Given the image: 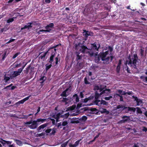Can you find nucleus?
<instances>
[{"mask_svg":"<svg viewBox=\"0 0 147 147\" xmlns=\"http://www.w3.org/2000/svg\"><path fill=\"white\" fill-rule=\"evenodd\" d=\"M107 48L108 50L105 52H100L98 54V52L95 53L94 52L93 56L94 57V61L95 63H100L101 61H103L104 63L108 64L109 63L110 59V62L112 61L114 57L113 53H112L113 47L109 46L108 47H106L105 50H107Z\"/></svg>","mask_w":147,"mask_h":147,"instance_id":"nucleus-1","label":"nucleus"},{"mask_svg":"<svg viewBox=\"0 0 147 147\" xmlns=\"http://www.w3.org/2000/svg\"><path fill=\"white\" fill-rule=\"evenodd\" d=\"M46 120V119H38L36 120H31L30 121L25 122L24 124L28 125V127L31 129H34L37 128L38 124L43 123Z\"/></svg>","mask_w":147,"mask_h":147,"instance_id":"nucleus-2","label":"nucleus"},{"mask_svg":"<svg viewBox=\"0 0 147 147\" xmlns=\"http://www.w3.org/2000/svg\"><path fill=\"white\" fill-rule=\"evenodd\" d=\"M75 48L76 50L78 51V52L83 54H88V50H89L88 47L80 42H79L78 44H76L75 45Z\"/></svg>","mask_w":147,"mask_h":147,"instance_id":"nucleus-3","label":"nucleus"},{"mask_svg":"<svg viewBox=\"0 0 147 147\" xmlns=\"http://www.w3.org/2000/svg\"><path fill=\"white\" fill-rule=\"evenodd\" d=\"M100 47V44H97L96 42L91 44V49H89L90 51H88L89 56L91 57H93L94 54V51H98Z\"/></svg>","mask_w":147,"mask_h":147,"instance_id":"nucleus-4","label":"nucleus"},{"mask_svg":"<svg viewBox=\"0 0 147 147\" xmlns=\"http://www.w3.org/2000/svg\"><path fill=\"white\" fill-rule=\"evenodd\" d=\"M134 58L131 59L130 57L129 56L128 59L129 61L128 62V65H131V66H133L135 69H137L136 63L138 62V58L137 54H134Z\"/></svg>","mask_w":147,"mask_h":147,"instance_id":"nucleus-5","label":"nucleus"},{"mask_svg":"<svg viewBox=\"0 0 147 147\" xmlns=\"http://www.w3.org/2000/svg\"><path fill=\"white\" fill-rule=\"evenodd\" d=\"M69 115V113H67L64 115H61L60 113L53 115L52 117L56 119L57 122L63 120L64 119H67Z\"/></svg>","mask_w":147,"mask_h":147,"instance_id":"nucleus-6","label":"nucleus"},{"mask_svg":"<svg viewBox=\"0 0 147 147\" xmlns=\"http://www.w3.org/2000/svg\"><path fill=\"white\" fill-rule=\"evenodd\" d=\"M93 90L94 91L99 90L100 92H105V91H108V92H110V89H107V86L103 85H100L99 86L97 84L93 85Z\"/></svg>","mask_w":147,"mask_h":147,"instance_id":"nucleus-7","label":"nucleus"},{"mask_svg":"<svg viewBox=\"0 0 147 147\" xmlns=\"http://www.w3.org/2000/svg\"><path fill=\"white\" fill-rule=\"evenodd\" d=\"M54 26V24L53 23H50L49 24L47 25L45 27V28L47 30H40L39 31V34L41 32H49L51 30V29H50L49 28H53Z\"/></svg>","mask_w":147,"mask_h":147,"instance_id":"nucleus-8","label":"nucleus"},{"mask_svg":"<svg viewBox=\"0 0 147 147\" xmlns=\"http://www.w3.org/2000/svg\"><path fill=\"white\" fill-rule=\"evenodd\" d=\"M127 109L129 111H131V112H134L136 109L137 113L139 114H141L142 111L141 109L138 107H137L136 108L133 107H128Z\"/></svg>","mask_w":147,"mask_h":147,"instance_id":"nucleus-9","label":"nucleus"},{"mask_svg":"<svg viewBox=\"0 0 147 147\" xmlns=\"http://www.w3.org/2000/svg\"><path fill=\"white\" fill-rule=\"evenodd\" d=\"M104 93L100 92V93H98V92H96L95 94V97L96 99L95 102L96 105H98V103L100 102V100L98 99L100 98L101 97V96Z\"/></svg>","mask_w":147,"mask_h":147,"instance_id":"nucleus-10","label":"nucleus"},{"mask_svg":"<svg viewBox=\"0 0 147 147\" xmlns=\"http://www.w3.org/2000/svg\"><path fill=\"white\" fill-rule=\"evenodd\" d=\"M63 87L65 90L63 92H69L71 91L72 88L71 85L70 84H67L64 85Z\"/></svg>","mask_w":147,"mask_h":147,"instance_id":"nucleus-11","label":"nucleus"},{"mask_svg":"<svg viewBox=\"0 0 147 147\" xmlns=\"http://www.w3.org/2000/svg\"><path fill=\"white\" fill-rule=\"evenodd\" d=\"M46 133L49 134L50 135L54 134L56 132L55 129L54 128L49 129L46 130Z\"/></svg>","mask_w":147,"mask_h":147,"instance_id":"nucleus-12","label":"nucleus"},{"mask_svg":"<svg viewBox=\"0 0 147 147\" xmlns=\"http://www.w3.org/2000/svg\"><path fill=\"white\" fill-rule=\"evenodd\" d=\"M48 52V51H47L44 53L43 52L40 53H39V55H40L39 57V58L40 59H43V60H44L45 59V56Z\"/></svg>","mask_w":147,"mask_h":147,"instance_id":"nucleus-13","label":"nucleus"},{"mask_svg":"<svg viewBox=\"0 0 147 147\" xmlns=\"http://www.w3.org/2000/svg\"><path fill=\"white\" fill-rule=\"evenodd\" d=\"M59 45H56L52 47H51L50 48L49 50H48V52L51 51V53H54V54L55 55V53H56V49H55V48H56L58 46H59Z\"/></svg>","mask_w":147,"mask_h":147,"instance_id":"nucleus-14","label":"nucleus"},{"mask_svg":"<svg viewBox=\"0 0 147 147\" xmlns=\"http://www.w3.org/2000/svg\"><path fill=\"white\" fill-rule=\"evenodd\" d=\"M122 63V59H120L119 60V63L116 68V71L117 73H119L120 69L121 68V66Z\"/></svg>","mask_w":147,"mask_h":147,"instance_id":"nucleus-15","label":"nucleus"},{"mask_svg":"<svg viewBox=\"0 0 147 147\" xmlns=\"http://www.w3.org/2000/svg\"><path fill=\"white\" fill-rule=\"evenodd\" d=\"M135 100L136 101L137 105L138 106H141L142 104V101L141 99H138L137 97H134Z\"/></svg>","mask_w":147,"mask_h":147,"instance_id":"nucleus-16","label":"nucleus"},{"mask_svg":"<svg viewBox=\"0 0 147 147\" xmlns=\"http://www.w3.org/2000/svg\"><path fill=\"white\" fill-rule=\"evenodd\" d=\"M81 140V139L78 140L74 144H72L71 143H69V147H76L79 144Z\"/></svg>","mask_w":147,"mask_h":147,"instance_id":"nucleus-17","label":"nucleus"},{"mask_svg":"<svg viewBox=\"0 0 147 147\" xmlns=\"http://www.w3.org/2000/svg\"><path fill=\"white\" fill-rule=\"evenodd\" d=\"M30 96H29L23 99L18 101V102L16 103V104H23L25 101L28 100L30 97Z\"/></svg>","mask_w":147,"mask_h":147,"instance_id":"nucleus-18","label":"nucleus"},{"mask_svg":"<svg viewBox=\"0 0 147 147\" xmlns=\"http://www.w3.org/2000/svg\"><path fill=\"white\" fill-rule=\"evenodd\" d=\"M55 54L54 53H51L49 58V62L51 64L54 61V58L55 57Z\"/></svg>","mask_w":147,"mask_h":147,"instance_id":"nucleus-19","label":"nucleus"},{"mask_svg":"<svg viewBox=\"0 0 147 147\" xmlns=\"http://www.w3.org/2000/svg\"><path fill=\"white\" fill-rule=\"evenodd\" d=\"M30 24L29 25H25L24 27L22 28L21 29V30H23L26 28L29 29L30 28H31L32 27V26L31 25L32 24V23L31 22L28 23L27 24Z\"/></svg>","mask_w":147,"mask_h":147,"instance_id":"nucleus-20","label":"nucleus"},{"mask_svg":"<svg viewBox=\"0 0 147 147\" xmlns=\"http://www.w3.org/2000/svg\"><path fill=\"white\" fill-rule=\"evenodd\" d=\"M20 74L17 71H13V73L12 74L11 76V78H15L16 77L20 75Z\"/></svg>","mask_w":147,"mask_h":147,"instance_id":"nucleus-21","label":"nucleus"},{"mask_svg":"<svg viewBox=\"0 0 147 147\" xmlns=\"http://www.w3.org/2000/svg\"><path fill=\"white\" fill-rule=\"evenodd\" d=\"M100 112L102 113H105L107 115L109 113V112L108 111H107L106 109H104L102 108H100Z\"/></svg>","mask_w":147,"mask_h":147,"instance_id":"nucleus-22","label":"nucleus"},{"mask_svg":"<svg viewBox=\"0 0 147 147\" xmlns=\"http://www.w3.org/2000/svg\"><path fill=\"white\" fill-rule=\"evenodd\" d=\"M80 53L79 52H76V54H77L76 59L77 61H78V60H80L82 59V56L79 55Z\"/></svg>","mask_w":147,"mask_h":147,"instance_id":"nucleus-23","label":"nucleus"},{"mask_svg":"<svg viewBox=\"0 0 147 147\" xmlns=\"http://www.w3.org/2000/svg\"><path fill=\"white\" fill-rule=\"evenodd\" d=\"M47 125V124H44L39 126L37 129L38 131H40L41 129H43L46 127Z\"/></svg>","mask_w":147,"mask_h":147,"instance_id":"nucleus-24","label":"nucleus"},{"mask_svg":"<svg viewBox=\"0 0 147 147\" xmlns=\"http://www.w3.org/2000/svg\"><path fill=\"white\" fill-rule=\"evenodd\" d=\"M46 79V77L45 76H42L39 79L40 83L41 84H42L43 83Z\"/></svg>","mask_w":147,"mask_h":147,"instance_id":"nucleus-25","label":"nucleus"},{"mask_svg":"<svg viewBox=\"0 0 147 147\" xmlns=\"http://www.w3.org/2000/svg\"><path fill=\"white\" fill-rule=\"evenodd\" d=\"M14 140L16 144L19 146H21L22 145V143L21 141L16 139H14Z\"/></svg>","mask_w":147,"mask_h":147,"instance_id":"nucleus-26","label":"nucleus"},{"mask_svg":"<svg viewBox=\"0 0 147 147\" xmlns=\"http://www.w3.org/2000/svg\"><path fill=\"white\" fill-rule=\"evenodd\" d=\"M77 64L78 65V68L80 69H81L83 67L84 64L82 62L79 63L78 62V63Z\"/></svg>","mask_w":147,"mask_h":147,"instance_id":"nucleus-27","label":"nucleus"},{"mask_svg":"<svg viewBox=\"0 0 147 147\" xmlns=\"http://www.w3.org/2000/svg\"><path fill=\"white\" fill-rule=\"evenodd\" d=\"M16 18V17H13L12 18H10L7 20V23H9L10 22H13L14 20V19Z\"/></svg>","mask_w":147,"mask_h":147,"instance_id":"nucleus-28","label":"nucleus"},{"mask_svg":"<svg viewBox=\"0 0 147 147\" xmlns=\"http://www.w3.org/2000/svg\"><path fill=\"white\" fill-rule=\"evenodd\" d=\"M31 67L30 65H29L26 68V69L24 71L25 73L27 74L28 73V71L30 70Z\"/></svg>","mask_w":147,"mask_h":147,"instance_id":"nucleus-29","label":"nucleus"},{"mask_svg":"<svg viewBox=\"0 0 147 147\" xmlns=\"http://www.w3.org/2000/svg\"><path fill=\"white\" fill-rule=\"evenodd\" d=\"M10 79V78L9 77L6 76V74L4 75V80H5V82H7Z\"/></svg>","mask_w":147,"mask_h":147,"instance_id":"nucleus-30","label":"nucleus"},{"mask_svg":"<svg viewBox=\"0 0 147 147\" xmlns=\"http://www.w3.org/2000/svg\"><path fill=\"white\" fill-rule=\"evenodd\" d=\"M126 108V107L122 105H119L117 107V109H121L122 110Z\"/></svg>","mask_w":147,"mask_h":147,"instance_id":"nucleus-31","label":"nucleus"},{"mask_svg":"<svg viewBox=\"0 0 147 147\" xmlns=\"http://www.w3.org/2000/svg\"><path fill=\"white\" fill-rule=\"evenodd\" d=\"M7 29L5 28V27L0 28V33H2L4 31H6Z\"/></svg>","mask_w":147,"mask_h":147,"instance_id":"nucleus-32","label":"nucleus"},{"mask_svg":"<svg viewBox=\"0 0 147 147\" xmlns=\"http://www.w3.org/2000/svg\"><path fill=\"white\" fill-rule=\"evenodd\" d=\"M124 69L127 71V73H131L130 70L129 69L127 65H126L124 67Z\"/></svg>","mask_w":147,"mask_h":147,"instance_id":"nucleus-33","label":"nucleus"},{"mask_svg":"<svg viewBox=\"0 0 147 147\" xmlns=\"http://www.w3.org/2000/svg\"><path fill=\"white\" fill-rule=\"evenodd\" d=\"M48 64H47L46 65V69L47 71L49 70L52 66L51 64H50L49 65H48Z\"/></svg>","mask_w":147,"mask_h":147,"instance_id":"nucleus-34","label":"nucleus"},{"mask_svg":"<svg viewBox=\"0 0 147 147\" xmlns=\"http://www.w3.org/2000/svg\"><path fill=\"white\" fill-rule=\"evenodd\" d=\"M77 119L76 118L73 117L72 119H71L70 122L71 123H76Z\"/></svg>","mask_w":147,"mask_h":147,"instance_id":"nucleus-35","label":"nucleus"},{"mask_svg":"<svg viewBox=\"0 0 147 147\" xmlns=\"http://www.w3.org/2000/svg\"><path fill=\"white\" fill-rule=\"evenodd\" d=\"M22 65V62L20 63H19V64H16L14 65L15 67L16 68L20 67H21Z\"/></svg>","mask_w":147,"mask_h":147,"instance_id":"nucleus-36","label":"nucleus"},{"mask_svg":"<svg viewBox=\"0 0 147 147\" xmlns=\"http://www.w3.org/2000/svg\"><path fill=\"white\" fill-rule=\"evenodd\" d=\"M127 116H123V117H122V118L123 119H123V120H121V121L122 122V123H124V122H125L126 121H127L128 120V119L127 118L126 119H125V118H127Z\"/></svg>","mask_w":147,"mask_h":147,"instance_id":"nucleus-37","label":"nucleus"},{"mask_svg":"<svg viewBox=\"0 0 147 147\" xmlns=\"http://www.w3.org/2000/svg\"><path fill=\"white\" fill-rule=\"evenodd\" d=\"M69 140L67 141V142L62 144L61 145V146L62 147H65L67 145L68 143Z\"/></svg>","mask_w":147,"mask_h":147,"instance_id":"nucleus-38","label":"nucleus"},{"mask_svg":"<svg viewBox=\"0 0 147 147\" xmlns=\"http://www.w3.org/2000/svg\"><path fill=\"white\" fill-rule=\"evenodd\" d=\"M16 87L14 86H11L10 85H9L6 87L7 89H11V90H14L15 88Z\"/></svg>","mask_w":147,"mask_h":147,"instance_id":"nucleus-39","label":"nucleus"},{"mask_svg":"<svg viewBox=\"0 0 147 147\" xmlns=\"http://www.w3.org/2000/svg\"><path fill=\"white\" fill-rule=\"evenodd\" d=\"M91 111L94 112V113H97L98 112V110L96 108H93L91 109Z\"/></svg>","mask_w":147,"mask_h":147,"instance_id":"nucleus-40","label":"nucleus"},{"mask_svg":"<svg viewBox=\"0 0 147 147\" xmlns=\"http://www.w3.org/2000/svg\"><path fill=\"white\" fill-rule=\"evenodd\" d=\"M74 98H75L76 100V102H78L79 101V98L77 94H75L74 96Z\"/></svg>","mask_w":147,"mask_h":147,"instance_id":"nucleus-41","label":"nucleus"},{"mask_svg":"<svg viewBox=\"0 0 147 147\" xmlns=\"http://www.w3.org/2000/svg\"><path fill=\"white\" fill-rule=\"evenodd\" d=\"M100 104L107 105L108 103L104 100H102L100 102Z\"/></svg>","mask_w":147,"mask_h":147,"instance_id":"nucleus-42","label":"nucleus"},{"mask_svg":"<svg viewBox=\"0 0 147 147\" xmlns=\"http://www.w3.org/2000/svg\"><path fill=\"white\" fill-rule=\"evenodd\" d=\"M84 32H85V35L86 37H88V36L90 35V34L88 33L89 32L88 31L84 30Z\"/></svg>","mask_w":147,"mask_h":147,"instance_id":"nucleus-43","label":"nucleus"},{"mask_svg":"<svg viewBox=\"0 0 147 147\" xmlns=\"http://www.w3.org/2000/svg\"><path fill=\"white\" fill-rule=\"evenodd\" d=\"M15 40V39L12 38H11L7 42H6V44H8L11 42H13Z\"/></svg>","mask_w":147,"mask_h":147,"instance_id":"nucleus-44","label":"nucleus"},{"mask_svg":"<svg viewBox=\"0 0 147 147\" xmlns=\"http://www.w3.org/2000/svg\"><path fill=\"white\" fill-rule=\"evenodd\" d=\"M20 54V52H18L16 53L12 57V58L13 59L17 57Z\"/></svg>","mask_w":147,"mask_h":147,"instance_id":"nucleus-45","label":"nucleus"},{"mask_svg":"<svg viewBox=\"0 0 147 147\" xmlns=\"http://www.w3.org/2000/svg\"><path fill=\"white\" fill-rule=\"evenodd\" d=\"M112 98V96H110L108 97H105L104 98L106 100H110L111 98Z\"/></svg>","mask_w":147,"mask_h":147,"instance_id":"nucleus-46","label":"nucleus"},{"mask_svg":"<svg viewBox=\"0 0 147 147\" xmlns=\"http://www.w3.org/2000/svg\"><path fill=\"white\" fill-rule=\"evenodd\" d=\"M140 52L141 56H143L144 55V50L142 49H140Z\"/></svg>","mask_w":147,"mask_h":147,"instance_id":"nucleus-47","label":"nucleus"},{"mask_svg":"<svg viewBox=\"0 0 147 147\" xmlns=\"http://www.w3.org/2000/svg\"><path fill=\"white\" fill-rule=\"evenodd\" d=\"M6 140L2 139L1 140V141H0V142L1 143L3 144V146H4L6 144Z\"/></svg>","mask_w":147,"mask_h":147,"instance_id":"nucleus-48","label":"nucleus"},{"mask_svg":"<svg viewBox=\"0 0 147 147\" xmlns=\"http://www.w3.org/2000/svg\"><path fill=\"white\" fill-rule=\"evenodd\" d=\"M84 83L86 84H89L90 83V82H89L87 80V79L86 77L84 78Z\"/></svg>","mask_w":147,"mask_h":147,"instance_id":"nucleus-49","label":"nucleus"},{"mask_svg":"<svg viewBox=\"0 0 147 147\" xmlns=\"http://www.w3.org/2000/svg\"><path fill=\"white\" fill-rule=\"evenodd\" d=\"M87 119V117L86 116H82L81 118V120L82 121H86Z\"/></svg>","mask_w":147,"mask_h":147,"instance_id":"nucleus-50","label":"nucleus"},{"mask_svg":"<svg viewBox=\"0 0 147 147\" xmlns=\"http://www.w3.org/2000/svg\"><path fill=\"white\" fill-rule=\"evenodd\" d=\"M68 94V92H62L61 95L63 96L66 97L68 95V94Z\"/></svg>","mask_w":147,"mask_h":147,"instance_id":"nucleus-51","label":"nucleus"},{"mask_svg":"<svg viewBox=\"0 0 147 147\" xmlns=\"http://www.w3.org/2000/svg\"><path fill=\"white\" fill-rule=\"evenodd\" d=\"M68 123L67 121H64L62 123V125L65 126L67 125Z\"/></svg>","mask_w":147,"mask_h":147,"instance_id":"nucleus-52","label":"nucleus"},{"mask_svg":"<svg viewBox=\"0 0 147 147\" xmlns=\"http://www.w3.org/2000/svg\"><path fill=\"white\" fill-rule=\"evenodd\" d=\"M23 70L21 68H20L18 69L17 71L19 73V74H20L22 71Z\"/></svg>","mask_w":147,"mask_h":147,"instance_id":"nucleus-53","label":"nucleus"},{"mask_svg":"<svg viewBox=\"0 0 147 147\" xmlns=\"http://www.w3.org/2000/svg\"><path fill=\"white\" fill-rule=\"evenodd\" d=\"M6 52H5L2 55V59L4 60V59L6 57Z\"/></svg>","mask_w":147,"mask_h":147,"instance_id":"nucleus-54","label":"nucleus"},{"mask_svg":"<svg viewBox=\"0 0 147 147\" xmlns=\"http://www.w3.org/2000/svg\"><path fill=\"white\" fill-rule=\"evenodd\" d=\"M12 143V142L9 141H6V144H7V145H11Z\"/></svg>","mask_w":147,"mask_h":147,"instance_id":"nucleus-55","label":"nucleus"},{"mask_svg":"<svg viewBox=\"0 0 147 147\" xmlns=\"http://www.w3.org/2000/svg\"><path fill=\"white\" fill-rule=\"evenodd\" d=\"M100 134V133H98V135H97V136H96L94 138V139L93 140V141H94L95 140H96V139L98 138V137L99 136V135Z\"/></svg>","mask_w":147,"mask_h":147,"instance_id":"nucleus-56","label":"nucleus"},{"mask_svg":"<svg viewBox=\"0 0 147 147\" xmlns=\"http://www.w3.org/2000/svg\"><path fill=\"white\" fill-rule=\"evenodd\" d=\"M55 59L56 61L55 64H56V65H57L58 64V58L57 57L55 58Z\"/></svg>","mask_w":147,"mask_h":147,"instance_id":"nucleus-57","label":"nucleus"},{"mask_svg":"<svg viewBox=\"0 0 147 147\" xmlns=\"http://www.w3.org/2000/svg\"><path fill=\"white\" fill-rule=\"evenodd\" d=\"M22 64L23 65H25V66H26L27 64H28V62H26L24 61H22Z\"/></svg>","mask_w":147,"mask_h":147,"instance_id":"nucleus-58","label":"nucleus"},{"mask_svg":"<svg viewBox=\"0 0 147 147\" xmlns=\"http://www.w3.org/2000/svg\"><path fill=\"white\" fill-rule=\"evenodd\" d=\"M51 2V0H45V2L46 3H49Z\"/></svg>","mask_w":147,"mask_h":147,"instance_id":"nucleus-59","label":"nucleus"},{"mask_svg":"<svg viewBox=\"0 0 147 147\" xmlns=\"http://www.w3.org/2000/svg\"><path fill=\"white\" fill-rule=\"evenodd\" d=\"M52 121V123H53V124H54L55 123V120L53 119H51Z\"/></svg>","mask_w":147,"mask_h":147,"instance_id":"nucleus-60","label":"nucleus"},{"mask_svg":"<svg viewBox=\"0 0 147 147\" xmlns=\"http://www.w3.org/2000/svg\"><path fill=\"white\" fill-rule=\"evenodd\" d=\"M145 77L144 76H140V78L142 79H143V80L144 81Z\"/></svg>","mask_w":147,"mask_h":147,"instance_id":"nucleus-61","label":"nucleus"},{"mask_svg":"<svg viewBox=\"0 0 147 147\" xmlns=\"http://www.w3.org/2000/svg\"><path fill=\"white\" fill-rule=\"evenodd\" d=\"M9 147H15V145L13 144L11 145H9L8 146Z\"/></svg>","mask_w":147,"mask_h":147,"instance_id":"nucleus-62","label":"nucleus"},{"mask_svg":"<svg viewBox=\"0 0 147 147\" xmlns=\"http://www.w3.org/2000/svg\"><path fill=\"white\" fill-rule=\"evenodd\" d=\"M80 95L81 98H82L83 97V94H82V92H80Z\"/></svg>","mask_w":147,"mask_h":147,"instance_id":"nucleus-63","label":"nucleus"},{"mask_svg":"<svg viewBox=\"0 0 147 147\" xmlns=\"http://www.w3.org/2000/svg\"><path fill=\"white\" fill-rule=\"evenodd\" d=\"M134 147H139L138 144H135L134 146Z\"/></svg>","mask_w":147,"mask_h":147,"instance_id":"nucleus-64","label":"nucleus"}]
</instances>
